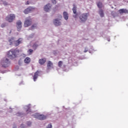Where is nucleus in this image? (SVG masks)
I'll list each match as a JSON object with an SVG mask.
<instances>
[{
  "label": "nucleus",
  "instance_id": "5",
  "mask_svg": "<svg viewBox=\"0 0 128 128\" xmlns=\"http://www.w3.org/2000/svg\"><path fill=\"white\" fill-rule=\"evenodd\" d=\"M35 118H38V120H44L46 119V116H45L44 114H40L38 113H36L35 114H34L32 115Z\"/></svg>",
  "mask_w": 128,
  "mask_h": 128
},
{
  "label": "nucleus",
  "instance_id": "7",
  "mask_svg": "<svg viewBox=\"0 0 128 128\" xmlns=\"http://www.w3.org/2000/svg\"><path fill=\"white\" fill-rule=\"evenodd\" d=\"M30 24H32V20L30 18H26L24 23V26L28 28V26H30Z\"/></svg>",
  "mask_w": 128,
  "mask_h": 128
},
{
  "label": "nucleus",
  "instance_id": "1",
  "mask_svg": "<svg viewBox=\"0 0 128 128\" xmlns=\"http://www.w3.org/2000/svg\"><path fill=\"white\" fill-rule=\"evenodd\" d=\"M18 50L16 49H11L7 52L8 58L10 60H14L16 58V56L18 54Z\"/></svg>",
  "mask_w": 128,
  "mask_h": 128
},
{
  "label": "nucleus",
  "instance_id": "27",
  "mask_svg": "<svg viewBox=\"0 0 128 128\" xmlns=\"http://www.w3.org/2000/svg\"><path fill=\"white\" fill-rule=\"evenodd\" d=\"M26 124L28 126H32V122H27Z\"/></svg>",
  "mask_w": 128,
  "mask_h": 128
},
{
  "label": "nucleus",
  "instance_id": "18",
  "mask_svg": "<svg viewBox=\"0 0 128 128\" xmlns=\"http://www.w3.org/2000/svg\"><path fill=\"white\" fill-rule=\"evenodd\" d=\"M24 62L25 64H28L29 62H30V58L29 57H26L24 60Z\"/></svg>",
  "mask_w": 128,
  "mask_h": 128
},
{
  "label": "nucleus",
  "instance_id": "31",
  "mask_svg": "<svg viewBox=\"0 0 128 128\" xmlns=\"http://www.w3.org/2000/svg\"><path fill=\"white\" fill-rule=\"evenodd\" d=\"M74 15L73 16L74 18H78V14H74Z\"/></svg>",
  "mask_w": 128,
  "mask_h": 128
},
{
  "label": "nucleus",
  "instance_id": "10",
  "mask_svg": "<svg viewBox=\"0 0 128 128\" xmlns=\"http://www.w3.org/2000/svg\"><path fill=\"white\" fill-rule=\"evenodd\" d=\"M53 22H54V24L56 26H59L62 25V22H60V20L58 18L54 20Z\"/></svg>",
  "mask_w": 128,
  "mask_h": 128
},
{
  "label": "nucleus",
  "instance_id": "34",
  "mask_svg": "<svg viewBox=\"0 0 128 128\" xmlns=\"http://www.w3.org/2000/svg\"><path fill=\"white\" fill-rule=\"evenodd\" d=\"M112 16H116V12H112Z\"/></svg>",
  "mask_w": 128,
  "mask_h": 128
},
{
  "label": "nucleus",
  "instance_id": "16",
  "mask_svg": "<svg viewBox=\"0 0 128 128\" xmlns=\"http://www.w3.org/2000/svg\"><path fill=\"white\" fill-rule=\"evenodd\" d=\"M46 62V58H44L40 59L38 62L40 64H44Z\"/></svg>",
  "mask_w": 128,
  "mask_h": 128
},
{
  "label": "nucleus",
  "instance_id": "4",
  "mask_svg": "<svg viewBox=\"0 0 128 128\" xmlns=\"http://www.w3.org/2000/svg\"><path fill=\"white\" fill-rule=\"evenodd\" d=\"M88 14L84 13L80 15L79 18L80 22H86L88 20Z\"/></svg>",
  "mask_w": 128,
  "mask_h": 128
},
{
  "label": "nucleus",
  "instance_id": "25",
  "mask_svg": "<svg viewBox=\"0 0 128 128\" xmlns=\"http://www.w3.org/2000/svg\"><path fill=\"white\" fill-rule=\"evenodd\" d=\"M1 4H4V6H8V2L2 0H1Z\"/></svg>",
  "mask_w": 128,
  "mask_h": 128
},
{
  "label": "nucleus",
  "instance_id": "2",
  "mask_svg": "<svg viewBox=\"0 0 128 128\" xmlns=\"http://www.w3.org/2000/svg\"><path fill=\"white\" fill-rule=\"evenodd\" d=\"M8 42L10 46L14 44L15 46H20V44H22V42H24V39L22 38H19L17 40H16L14 38L12 37L8 40Z\"/></svg>",
  "mask_w": 128,
  "mask_h": 128
},
{
  "label": "nucleus",
  "instance_id": "15",
  "mask_svg": "<svg viewBox=\"0 0 128 128\" xmlns=\"http://www.w3.org/2000/svg\"><path fill=\"white\" fill-rule=\"evenodd\" d=\"M63 16L64 20H68V14L67 12H64Z\"/></svg>",
  "mask_w": 128,
  "mask_h": 128
},
{
  "label": "nucleus",
  "instance_id": "21",
  "mask_svg": "<svg viewBox=\"0 0 128 128\" xmlns=\"http://www.w3.org/2000/svg\"><path fill=\"white\" fill-rule=\"evenodd\" d=\"M72 10H73L74 14H76V6L74 5Z\"/></svg>",
  "mask_w": 128,
  "mask_h": 128
},
{
  "label": "nucleus",
  "instance_id": "38",
  "mask_svg": "<svg viewBox=\"0 0 128 128\" xmlns=\"http://www.w3.org/2000/svg\"><path fill=\"white\" fill-rule=\"evenodd\" d=\"M26 4H30V2H26Z\"/></svg>",
  "mask_w": 128,
  "mask_h": 128
},
{
  "label": "nucleus",
  "instance_id": "29",
  "mask_svg": "<svg viewBox=\"0 0 128 128\" xmlns=\"http://www.w3.org/2000/svg\"><path fill=\"white\" fill-rule=\"evenodd\" d=\"M88 52V47H86L84 48V52Z\"/></svg>",
  "mask_w": 128,
  "mask_h": 128
},
{
  "label": "nucleus",
  "instance_id": "36",
  "mask_svg": "<svg viewBox=\"0 0 128 128\" xmlns=\"http://www.w3.org/2000/svg\"><path fill=\"white\" fill-rule=\"evenodd\" d=\"M4 26H6V24H2L1 25V28H4Z\"/></svg>",
  "mask_w": 128,
  "mask_h": 128
},
{
  "label": "nucleus",
  "instance_id": "33",
  "mask_svg": "<svg viewBox=\"0 0 128 128\" xmlns=\"http://www.w3.org/2000/svg\"><path fill=\"white\" fill-rule=\"evenodd\" d=\"M16 116H22V114L21 112H18L16 114Z\"/></svg>",
  "mask_w": 128,
  "mask_h": 128
},
{
  "label": "nucleus",
  "instance_id": "17",
  "mask_svg": "<svg viewBox=\"0 0 128 128\" xmlns=\"http://www.w3.org/2000/svg\"><path fill=\"white\" fill-rule=\"evenodd\" d=\"M98 14L101 18L104 16V10L100 9L98 12Z\"/></svg>",
  "mask_w": 128,
  "mask_h": 128
},
{
  "label": "nucleus",
  "instance_id": "39",
  "mask_svg": "<svg viewBox=\"0 0 128 128\" xmlns=\"http://www.w3.org/2000/svg\"><path fill=\"white\" fill-rule=\"evenodd\" d=\"M4 72H4V71L2 72V74H4Z\"/></svg>",
  "mask_w": 128,
  "mask_h": 128
},
{
  "label": "nucleus",
  "instance_id": "11",
  "mask_svg": "<svg viewBox=\"0 0 128 128\" xmlns=\"http://www.w3.org/2000/svg\"><path fill=\"white\" fill-rule=\"evenodd\" d=\"M24 110H26V114H32V112H30V104H28V106H24Z\"/></svg>",
  "mask_w": 128,
  "mask_h": 128
},
{
  "label": "nucleus",
  "instance_id": "37",
  "mask_svg": "<svg viewBox=\"0 0 128 128\" xmlns=\"http://www.w3.org/2000/svg\"><path fill=\"white\" fill-rule=\"evenodd\" d=\"M12 128H16V125L14 126Z\"/></svg>",
  "mask_w": 128,
  "mask_h": 128
},
{
  "label": "nucleus",
  "instance_id": "14",
  "mask_svg": "<svg viewBox=\"0 0 128 128\" xmlns=\"http://www.w3.org/2000/svg\"><path fill=\"white\" fill-rule=\"evenodd\" d=\"M47 68L48 70H50V68H52V62L50 61H48V64H47Z\"/></svg>",
  "mask_w": 128,
  "mask_h": 128
},
{
  "label": "nucleus",
  "instance_id": "12",
  "mask_svg": "<svg viewBox=\"0 0 128 128\" xmlns=\"http://www.w3.org/2000/svg\"><path fill=\"white\" fill-rule=\"evenodd\" d=\"M50 8H52V4H48L44 6V10L45 12H48L50 10Z\"/></svg>",
  "mask_w": 128,
  "mask_h": 128
},
{
  "label": "nucleus",
  "instance_id": "9",
  "mask_svg": "<svg viewBox=\"0 0 128 128\" xmlns=\"http://www.w3.org/2000/svg\"><path fill=\"white\" fill-rule=\"evenodd\" d=\"M16 24L17 30L18 32H20V30H22V21H20V20H18L16 23Z\"/></svg>",
  "mask_w": 128,
  "mask_h": 128
},
{
  "label": "nucleus",
  "instance_id": "41",
  "mask_svg": "<svg viewBox=\"0 0 128 128\" xmlns=\"http://www.w3.org/2000/svg\"><path fill=\"white\" fill-rule=\"evenodd\" d=\"M89 52L90 54V50H89Z\"/></svg>",
  "mask_w": 128,
  "mask_h": 128
},
{
  "label": "nucleus",
  "instance_id": "3",
  "mask_svg": "<svg viewBox=\"0 0 128 128\" xmlns=\"http://www.w3.org/2000/svg\"><path fill=\"white\" fill-rule=\"evenodd\" d=\"M10 64V60L6 58H3L0 62V66L4 68H8Z\"/></svg>",
  "mask_w": 128,
  "mask_h": 128
},
{
  "label": "nucleus",
  "instance_id": "28",
  "mask_svg": "<svg viewBox=\"0 0 128 128\" xmlns=\"http://www.w3.org/2000/svg\"><path fill=\"white\" fill-rule=\"evenodd\" d=\"M46 128H52V124H49L47 126Z\"/></svg>",
  "mask_w": 128,
  "mask_h": 128
},
{
  "label": "nucleus",
  "instance_id": "8",
  "mask_svg": "<svg viewBox=\"0 0 128 128\" xmlns=\"http://www.w3.org/2000/svg\"><path fill=\"white\" fill-rule=\"evenodd\" d=\"M34 10V8L32 7H28V8H26L24 10V13L25 14H30V12H32V10Z\"/></svg>",
  "mask_w": 128,
  "mask_h": 128
},
{
  "label": "nucleus",
  "instance_id": "22",
  "mask_svg": "<svg viewBox=\"0 0 128 128\" xmlns=\"http://www.w3.org/2000/svg\"><path fill=\"white\" fill-rule=\"evenodd\" d=\"M38 46V44L36 43H34L32 46V48L34 50H36Z\"/></svg>",
  "mask_w": 128,
  "mask_h": 128
},
{
  "label": "nucleus",
  "instance_id": "40",
  "mask_svg": "<svg viewBox=\"0 0 128 128\" xmlns=\"http://www.w3.org/2000/svg\"><path fill=\"white\" fill-rule=\"evenodd\" d=\"M108 42H110V40L108 39Z\"/></svg>",
  "mask_w": 128,
  "mask_h": 128
},
{
  "label": "nucleus",
  "instance_id": "24",
  "mask_svg": "<svg viewBox=\"0 0 128 128\" xmlns=\"http://www.w3.org/2000/svg\"><path fill=\"white\" fill-rule=\"evenodd\" d=\"M34 52L33 50L32 49H30L29 50H28V54H32Z\"/></svg>",
  "mask_w": 128,
  "mask_h": 128
},
{
  "label": "nucleus",
  "instance_id": "20",
  "mask_svg": "<svg viewBox=\"0 0 128 128\" xmlns=\"http://www.w3.org/2000/svg\"><path fill=\"white\" fill-rule=\"evenodd\" d=\"M98 6L99 8H102V2H98Z\"/></svg>",
  "mask_w": 128,
  "mask_h": 128
},
{
  "label": "nucleus",
  "instance_id": "35",
  "mask_svg": "<svg viewBox=\"0 0 128 128\" xmlns=\"http://www.w3.org/2000/svg\"><path fill=\"white\" fill-rule=\"evenodd\" d=\"M52 2L53 4H56V0H52Z\"/></svg>",
  "mask_w": 128,
  "mask_h": 128
},
{
  "label": "nucleus",
  "instance_id": "32",
  "mask_svg": "<svg viewBox=\"0 0 128 128\" xmlns=\"http://www.w3.org/2000/svg\"><path fill=\"white\" fill-rule=\"evenodd\" d=\"M34 34H31L29 38H28V40H30V38H34Z\"/></svg>",
  "mask_w": 128,
  "mask_h": 128
},
{
  "label": "nucleus",
  "instance_id": "13",
  "mask_svg": "<svg viewBox=\"0 0 128 128\" xmlns=\"http://www.w3.org/2000/svg\"><path fill=\"white\" fill-rule=\"evenodd\" d=\"M38 74H40V72L37 71L35 74L33 78V80L34 82H36L38 76Z\"/></svg>",
  "mask_w": 128,
  "mask_h": 128
},
{
  "label": "nucleus",
  "instance_id": "30",
  "mask_svg": "<svg viewBox=\"0 0 128 128\" xmlns=\"http://www.w3.org/2000/svg\"><path fill=\"white\" fill-rule=\"evenodd\" d=\"M20 128H26V126L24 124H22L20 126Z\"/></svg>",
  "mask_w": 128,
  "mask_h": 128
},
{
  "label": "nucleus",
  "instance_id": "6",
  "mask_svg": "<svg viewBox=\"0 0 128 128\" xmlns=\"http://www.w3.org/2000/svg\"><path fill=\"white\" fill-rule=\"evenodd\" d=\"M16 20V15L14 14H10L6 16V20L9 22H12Z\"/></svg>",
  "mask_w": 128,
  "mask_h": 128
},
{
  "label": "nucleus",
  "instance_id": "42",
  "mask_svg": "<svg viewBox=\"0 0 128 128\" xmlns=\"http://www.w3.org/2000/svg\"><path fill=\"white\" fill-rule=\"evenodd\" d=\"M124 2H126V0H123Z\"/></svg>",
  "mask_w": 128,
  "mask_h": 128
},
{
  "label": "nucleus",
  "instance_id": "19",
  "mask_svg": "<svg viewBox=\"0 0 128 128\" xmlns=\"http://www.w3.org/2000/svg\"><path fill=\"white\" fill-rule=\"evenodd\" d=\"M119 12L120 14H124V13L128 14V10L126 9H120L119 10Z\"/></svg>",
  "mask_w": 128,
  "mask_h": 128
},
{
  "label": "nucleus",
  "instance_id": "26",
  "mask_svg": "<svg viewBox=\"0 0 128 128\" xmlns=\"http://www.w3.org/2000/svg\"><path fill=\"white\" fill-rule=\"evenodd\" d=\"M58 66L60 68L62 66V62L60 61L58 63Z\"/></svg>",
  "mask_w": 128,
  "mask_h": 128
},
{
  "label": "nucleus",
  "instance_id": "23",
  "mask_svg": "<svg viewBox=\"0 0 128 128\" xmlns=\"http://www.w3.org/2000/svg\"><path fill=\"white\" fill-rule=\"evenodd\" d=\"M36 28V24H34L31 26V28H30V30H35V28Z\"/></svg>",
  "mask_w": 128,
  "mask_h": 128
}]
</instances>
